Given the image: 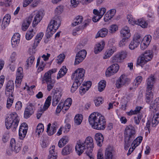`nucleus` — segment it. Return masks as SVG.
I'll return each mask as SVG.
<instances>
[{"mask_svg": "<svg viewBox=\"0 0 159 159\" xmlns=\"http://www.w3.org/2000/svg\"><path fill=\"white\" fill-rule=\"evenodd\" d=\"M30 16H32L31 21L33 16H34L32 23L33 26L34 27L42 19L43 16L42 11H36L32 13Z\"/></svg>", "mask_w": 159, "mask_h": 159, "instance_id": "6", "label": "nucleus"}, {"mask_svg": "<svg viewBox=\"0 0 159 159\" xmlns=\"http://www.w3.org/2000/svg\"><path fill=\"white\" fill-rule=\"evenodd\" d=\"M152 39V36L151 35L148 34L146 35L143 38L142 41L147 44L148 45L150 43Z\"/></svg>", "mask_w": 159, "mask_h": 159, "instance_id": "60", "label": "nucleus"}, {"mask_svg": "<svg viewBox=\"0 0 159 159\" xmlns=\"http://www.w3.org/2000/svg\"><path fill=\"white\" fill-rule=\"evenodd\" d=\"M111 59L113 63H120L122 61L118 53L114 55Z\"/></svg>", "mask_w": 159, "mask_h": 159, "instance_id": "51", "label": "nucleus"}, {"mask_svg": "<svg viewBox=\"0 0 159 159\" xmlns=\"http://www.w3.org/2000/svg\"><path fill=\"white\" fill-rule=\"evenodd\" d=\"M11 4V0H7L4 2H0V7H9Z\"/></svg>", "mask_w": 159, "mask_h": 159, "instance_id": "54", "label": "nucleus"}, {"mask_svg": "<svg viewBox=\"0 0 159 159\" xmlns=\"http://www.w3.org/2000/svg\"><path fill=\"white\" fill-rule=\"evenodd\" d=\"M14 86L13 81L11 80L8 81L7 84L5 89V94L8 96H11L12 97L14 90Z\"/></svg>", "mask_w": 159, "mask_h": 159, "instance_id": "11", "label": "nucleus"}, {"mask_svg": "<svg viewBox=\"0 0 159 159\" xmlns=\"http://www.w3.org/2000/svg\"><path fill=\"white\" fill-rule=\"evenodd\" d=\"M105 45V43L103 41H102L96 44L94 48V53L97 54L101 52L104 48Z\"/></svg>", "mask_w": 159, "mask_h": 159, "instance_id": "29", "label": "nucleus"}, {"mask_svg": "<svg viewBox=\"0 0 159 159\" xmlns=\"http://www.w3.org/2000/svg\"><path fill=\"white\" fill-rule=\"evenodd\" d=\"M61 17L55 16L51 20L48 27L56 31L60 27L61 23Z\"/></svg>", "mask_w": 159, "mask_h": 159, "instance_id": "7", "label": "nucleus"}, {"mask_svg": "<svg viewBox=\"0 0 159 159\" xmlns=\"http://www.w3.org/2000/svg\"><path fill=\"white\" fill-rule=\"evenodd\" d=\"M83 18L82 16H78L75 17L74 20V22L72 23L73 26H76L81 24L83 21Z\"/></svg>", "mask_w": 159, "mask_h": 159, "instance_id": "39", "label": "nucleus"}, {"mask_svg": "<svg viewBox=\"0 0 159 159\" xmlns=\"http://www.w3.org/2000/svg\"><path fill=\"white\" fill-rule=\"evenodd\" d=\"M143 108L141 107L137 106L134 110H131L129 111L126 112V114L129 116L133 115H137L140 112V110Z\"/></svg>", "mask_w": 159, "mask_h": 159, "instance_id": "37", "label": "nucleus"}, {"mask_svg": "<svg viewBox=\"0 0 159 159\" xmlns=\"http://www.w3.org/2000/svg\"><path fill=\"white\" fill-rule=\"evenodd\" d=\"M89 122L92 127L98 130H103L106 127V121L104 117L98 112L92 113L89 116Z\"/></svg>", "mask_w": 159, "mask_h": 159, "instance_id": "1", "label": "nucleus"}, {"mask_svg": "<svg viewBox=\"0 0 159 159\" xmlns=\"http://www.w3.org/2000/svg\"><path fill=\"white\" fill-rule=\"evenodd\" d=\"M159 107V97L157 98L154 102L150 104V108L156 110Z\"/></svg>", "mask_w": 159, "mask_h": 159, "instance_id": "42", "label": "nucleus"}, {"mask_svg": "<svg viewBox=\"0 0 159 159\" xmlns=\"http://www.w3.org/2000/svg\"><path fill=\"white\" fill-rule=\"evenodd\" d=\"M44 130V126L42 123L39 124L37 127L36 129V132L38 133V135H39L40 133L43 132Z\"/></svg>", "mask_w": 159, "mask_h": 159, "instance_id": "56", "label": "nucleus"}, {"mask_svg": "<svg viewBox=\"0 0 159 159\" xmlns=\"http://www.w3.org/2000/svg\"><path fill=\"white\" fill-rule=\"evenodd\" d=\"M86 149L84 144L80 140L77 142L75 147V150L79 155H81L84 152V150Z\"/></svg>", "mask_w": 159, "mask_h": 159, "instance_id": "17", "label": "nucleus"}, {"mask_svg": "<svg viewBox=\"0 0 159 159\" xmlns=\"http://www.w3.org/2000/svg\"><path fill=\"white\" fill-rule=\"evenodd\" d=\"M146 89L145 95V101L147 103L150 104L152 100L153 93L151 91Z\"/></svg>", "mask_w": 159, "mask_h": 159, "instance_id": "31", "label": "nucleus"}, {"mask_svg": "<svg viewBox=\"0 0 159 159\" xmlns=\"http://www.w3.org/2000/svg\"><path fill=\"white\" fill-rule=\"evenodd\" d=\"M106 81L104 80L101 81L98 84V90L100 92H102L105 89L106 86Z\"/></svg>", "mask_w": 159, "mask_h": 159, "instance_id": "50", "label": "nucleus"}, {"mask_svg": "<svg viewBox=\"0 0 159 159\" xmlns=\"http://www.w3.org/2000/svg\"><path fill=\"white\" fill-rule=\"evenodd\" d=\"M142 80V77L141 76L137 77L134 80V84L136 87L138 85L140 84Z\"/></svg>", "mask_w": 159, "mask_h": 159, "instance_id": "64", "label": "nucleus"}, {"mask_svg": "<svg viewBox=\"0 0 159 159\" xmlns=\"http://www.w3.org/2000/svg\"><path fill=\"white\" fill-rule=\"evenodd\" d=\"M10 147L11 150L14 151L15 153L18 152L21 148L20 144L16 143L14 139H12L10 141Z\"/></svg>", "mask_w": 159, "mask_h": 159, "instance_id": "15", "label": "nucleus"}, {"mask_svg": "<svg viewBox=\"0 0 159 159\" xmlns=\"http://www.w3.org/2000/svg\"><path fill=\"white\" fill-rule=\"evenodd\" d=\"M95 139L97 145L100 147H101L104 140L102 134L100 133H96L95 135Z\"/></svg>", "mask_w": 159, "mask_h": 159, "instance_id": "27", "label": "nucleus"}, {"mask_svg": "<svg viewBox=\"0 0 159 159\" xmlns=\"http://www.w3.org/2000/svg\"><path fill=\"white\" fill-rule=\"evenodd\" d=\"M35 33L33 29L29 30L26 34L25 38L28 40H30L35 34Z\"/></svg>", "mask_w": 159, "mask_h": 159, "instance_id": "46", "label": "nucleus"}, {"mask_svg": "<svg viewBox=\"0 0 159 159\" xmlns=\"http://www.w3.org/2000/svg\"><path fill=\"white\" fill-rule=\"evenodd\" d=\"M51 124L49 123L48 125L47 129V132L48 135L49 136L52 135L54 134L56 132L57 129V123L56 122H54L52 124L51 128Z\"/></svg>", "mask_w": 159, "mask_h": 159, "instance_id": "21", "label": "nucleus"}, {"mask_svg": "<svg viewBox=\"0 0 159 159\" xmlns=\"http://www.w3.org/2000/svg\"><path fill=\"white\" fill-rule=\"evenodd\" d=\"M143 140V137L142 136H139L136 138L133 141L131 144V146L135 148L138 146L141 142Z\"/></svg>", "mask_w": 159, "mask_h": 159, "instance_id": "44", "label": "nucleus"}, {"mask_svg": "<svg viewBox=\"0 0 159 159\" xmlns=\"http://www.w3.org/2000/svg\"><path fill=\"white\" fill-rule=\"evenodd\" d=\"M35 58L34 56H31L26 61V66L28 67L31 66Z\"/></svg>", "mask_w": 159, "mask_h": 159, "instance_id": "57", "label": "nucleus"}, {"mask_svg": "<svg viewBox=\"0 0 159 159\" xmlns=\"http://www.w3.org/2000/svg\"><path fill=\"white\" fill-rule=\"evenodd\" d=\"M83 116L82 115L78 114L75 116V117L74 122L76 125H79L81 124Z\"/></svg>", "mask_w": 159, "mask_h": 159, "instance_id": "49", "label": "nucleus"}, {"mask_svg": "<svg viewBox=\"0 0 159 159\" xmlns=\"http://www.w3.org/2000/svg\"><path fill=\"white\" fill-rule=\"evenodd\" d=\"M128 80V79L125 75H121L116 81V87L118 89L120 88L127 83Z\"/></svg>", "mask_w": 159, "mask_h": 159, "instance_id": "16", "label": "nucleus"}, {"mask_svg": "<svg viewBox=\"0 0 159 159\" xmlns=\"http://www.w3.org/2000/svg\"><path fill=\"white\" fill-rule=\"evenodd\" d=\"M67 70V69L66 68V67L65 66H63L60 69L58 73L57 77V79H59L63 77L66 74Z\"/></svg>", "mask_w": 159, "mask_h": 159, "instance_id": "41", "label": "nucleus"}, {"mask_svg": "<svg viewBox=\"0 0 159 159\" xmlns=\"http://www.w3.org/2000/svg\"><path fill=\"white\" fill-rule=\"evenodd\" d=\"M108 33L107 29L105 28L102 29L98 32L95 37L96 38L99 37H104L107 35Z\"/></svg>", "mask_w": 159, "mask_h": 159, "instance_id": "36", "label": "nucleus"}, {"mask_svg": "<svg viewBox=\"0 0 159 159\" xmlns=\"http://www.w3.org/2000/svg\"><path fill=\"white\" fill-rule=\"evenodd\" d=\"M20 35L18 33H15L11 39V43L12 47L14 48L17 46L19 43Z\"/></svg>", "mask_w": 159, "mask_h": 159, "instance_id": "25", "label": "nucleus"}, {"mask_svg": "<svg viewBox=\"0 0 159 159\" xmlns=\"http://www.w3.org/2000/svg\"><path fill=\"white\" fill-rule=\"evenodd\" d=\"M47 84V89L49 91H50L54 86L55 81L54 80H52L46 82Z\"/></svg>", "mask_w": 159, "mask_h": 159, "instance_id": "53", "label": "nucleus"}, {"mask_svg": "<svg viewBox=\"0 0 159 159\" xmlns=\"http://www.w3.org/2000/svg\"><path fill=\"white\" fill-rule=\"evenodd\" d=\"M28 130L27 124L24 123L20 125L19 131V138L21 139H23L25 137Z\"/></svg>", "mask_w": 159, "mask_h": 159, "instance_id": "14", "label": "nucleus"}, {"mask_svg": "<svg viewBox=\"0 0 159 159\" xmlns=\"http://www.w3.org/2000/svg\"><path fill=\"white\" fill-rule=\"evenodd\" d=\"M156 79L154 75H151L146 80L147 88L148 90H152L155 82Z\"/></svg>", "mask_w": 159, "mask_h": 159, "instance_id": "20", "label": "nucleus"}, {"mask_svg": "<svg viewBox=\"0 0 159 159\" xmlns=\"http://www.w3.org/2000/svg\"><path fill=\"white\" fill-rule=\"evenodd\" d=\"M56 31V30L48 27L46 30V37L47 38H50Z\"/></svg>", "mask_w": 159, "mask_h": 159, "instance_id": "52", "label": "nucleus"}, {"mask_svg": "<svg viewBox=\"0 0 159 159\" xmlns=\"http://www.w3.org/2000/svg\"><path fill=\"white\" fill-rule=\"evenodd\" d=\"M19 118L16 112L11 113L10 116L6 120L5 125L7 129L11 128L13 131H15L17 127L19 122Z\"/></svg>", "mask_w": 159, "mask_h": 159, "instance_id": "2", "label": "nucleus"}, {"mask_svg": "<svg viewBox=\"0 0 159 159\" xmlns=\"http://www.w3.org/2000/svg\"><path fill=\"white\" fill-rule=\"evenodd\" d=\"M51 100L52 97L50 96H48L47 98L42 109L43 111H46L49 107L51 104Z\"/></svg>", "mask_w": 159, "mask_h": 159, "instance_id": "43", "label": "nucleus"}, {"mask_svg": "<svg viewBox=\"0 0 159 159\" xmlns=\"http://www.w3.org/2000/svg\"><path fill=\"white\" fill-rule=\"evenodd\" d=\"M116 51V48L114 47L107 49L104 53L103 58L105 59L109 58Z\"/></svg>", "mask_w": 159, "mask_h": 159, "instance_id": "26", "label": "nucleus"}, {"mask_svg": "<svg viewBox=\"0 0 159 159\" xmlns=\"http://www.w3.org/2000/svg\"><path fill=\"white\" fill-rule=\"evenodd\" d=\"M128 39L127 38H124L121 40L119 43V46L120 47H123L125 46L127 43Z\"/></svg>", "mask_w": 159, "mask_h": 159, "instance_id": "62", "label": "nucleus"}, {"mask_svg": "<svg viewBox=\"0 0 159 159\" xmlns=\"http://www.w3.org/2000/svg\"><path fill=\"white\" fill-rule=\"evenodd\" d=\"M114 152V150L113 147L111 146H108L105 151V159H112Z\"/></svg>", "mask_w": 159, "mask_h": 159, "instance_id": "22", "label": "nucleus"}, {"mask_svg": "<svg viewBox=\"0 0 159 159\" xmlns=\"http://www.w3.org/2000/svg\"><path fill=\"white\" fill-rule=\"evenodd\" d=\"M120 67L117 64L111 65L106 70L105 74L107 77H110L116 73L119 69Z\"/></svg>", "mask_w": 159, "mask_h": 159, "instance_id": "9", "label": "nucleus"}, {"mask_svg": "<svg viewBox=\"0 0 159 159\" xmlns=\"http://www.w3.org/2000/svg\"><path fill=\"white\" fill-rule=\"evenodd\" d=\"M136 134L135 128L131 125L126 127L124 131V140L131 141L134 138Z\"/></svg>", "mask_w": 159, "mask_h": 159, "instance_id": "4", "label": "nucleus"}, {"mask_svg": "<svg viewBox=\"0 0 159 159\" xmlns=\"http://www.w3.org/2000/svg\"><path fill=\"white\" fill-rule=\"evenodd\" d=\"M122 61L127 56V52L125 51H122L118 53Z\"/></svg>", "mask_w": 159, "mask_h": 159, "instance_id": "61", "label": "nucleus"}, {"mask_svg": "<svg viewBox=\"0 0 159 159\" xmlns=\"http://www.w3.org/2000/svg\"><path fill=\"white\" fill-rule=\"evenodd\" d=\"M63 10V7L62 6H59L57 7L55 10L56 16H58L61 14Z\"/></svg>", "mask_w": 159, "mask_h": 159, "instance_id": "59", "label": "nucleus"}, {"mask_svg": "<svg viewBox=\"0 0 159 159\" xmlns=\"http://www.w3.org/2000/svg\"><path fill=\"white\" fill-rule=\"evenodd\" d=\"M62 96L61 92L57 91L54 93L52 97V105L53 106H56L58 104L61 99Z\"/></svg>", "mask_w": 159, "mask_h": 159, "instance_id": "19", "label": "nucleus"}, {"mask_svg": "<svg viewBox=\"0 0 159 159\" xmlns=\"http://www.w3.org/2000/svg\"><path fill=\"white\" fill-rule=\"evenodd\" d=\"M32 17V16H30L27 19L24 21L21 27L23 31H25L28 28L31 22Z\"/></svg>", "mask_w": 159, "mask_h": 159, "instance_id": "30", "label": "nucleus"}, {"mask_svg": "<svg viewBox=\"0 0 159 159\" xmlns=\"http://www.w3.org/2000/svg\"><path fill=\"white\" fill-rule=\"evenodd\" d=\"M72 152V150L71 146L67 145L66 146L62 149L61 151V154L63 156H66Z\"/></svg>", "mask_w": 159, "mask_h": 159, "instance_id": "33", "label": "nucleus"}, {"mask_svg": "<svg viewBox=\"0 0 159 159\" xmlns=\"http://www.w3.org/2000/svg\"><path fill=\"white\" fill-rule=\"evenodd\" d=\"M159 122V111H156L154 114L152 120V124L153 126L155 127Z\"/></svg>", "mask_w": 159, "mask_h": 159, "instance_id": "34", "label": "nucleus"}, {"mask_svg": "<svg viewBox=\"0 0 159 159\" xmlns=\"http://www.w3.org/2000/svg\"><path fill=\"white\" fill-rule=\"evenodd\" d=\"M44 34L42 32H40L36 35L33 44L32 46L33 48L35 49L38 46L40 42L43 37Z\"/></svg>", "mask_w": 159, "mask_h": 159, "instance_id": "23", "label": "nucleus"}, {"mask_svg": "<svg viewBox=\"0 0 159 159\" xmlns=\"http://www.w3.org/2000/svg\"><path fill=\"white\" fill-rule=\"evenodd\" d=\"M116 13L115 9H111L107 11L104 16V20L105 22H107L111 20L115 15Z\"/></svg>", "mask_w": 159, "mask_h": 159, "instance_id": "24", "label": "nucleus"}, {"mask_svg": "<svg viewBox=\"0 0 159 159\" xmlns=\"http://www.w3.org/2000/svg\"><path fill=\"white\" fill-rule=\"evenodd\" d=\"M83 25L81 26H80L78 28H77L75 30H74L72 33L73 35H75L76 34V31H78L80 30H83L88 26L89 23L88 22H85L83 23Z\"/></svg>", "mask_w": 159, "mask_h": 159, "instance_id": "47", "label": "nucleus"}, {"mask_svg": "<svg viewBox=\"0 0 159 159\" xmlns=\"http://www.w3.org/2000/svg\"><path fill=\"white\" fill-rule=\"evenodd\" d=\"M87 52L85 50H82L79 52L75 57L74 64L78 65L82 62L85 57Z\"/></svg>", "mask_w": 159, "mask_h": 159, "instance_id": "12", "label": "nucleus"}, {"mask_svg": "<svg viewBox=\"0 0 159 159\" xmlns=\"http://www.w3.org/2000/svg\"><path fill=\"white\" fill-rule=\"evenodd\" d=\"M85 71L82 68H78L72 74V78H74L75 80L79 81L80 82L83 81L84 80Z\"/></svg>", "mask_w": 159, "mask_h": 159, "instance_id": "8", "label": "nucleus"}, {"mask_svg": "<svg viewBox=\"0 0 159 159\" xmlns=\"http://www.w3.org/2000/svg\"><path fill=\"white\" fill-rule=\"evenodd\" d=\"M118 30V27L116 25H112L110 26L109 28L110 33H115Z\"/></svg>", "mask_w": 159, "mask_h": 159, "instance_id": "63", "label": "nucleus"}, {"mask_svg": "<svg viewBox=\"0 0 159 159\" xmlns=\"http://www.w3.org/2000/svg\"><path fill=\"white\" fill-rule=\"evenodd\" d=\"M82 82L79 81L75 80V82L73 83L71 89V91L72 92H74L77 89L78 86H80Z\"/></svg>", "mask_w": 159, "mask_h": 159, "instance_id": "48", "label": "nucleus"}, {"mask_svg": "<svg viewBox=\"0 0 159 159\" xmlns=\"http://www.w3.org/2000/svg\"><path fill=\"white\" fill-rule=\"evenodd\" d=\"M35 110L34 105L31 103H29L25 109L24 117L26 119L29 118L34 113Z\"/></svg>", "mask_w": 159, "mask_h": 159, "instance_id": "10", "label": "nucleus"}, {"mask_svg": "<svg viewBox=\"0 0 159 159\" xmlns=\"http://www.w3.org/2000/svg\"><path fill=\"white\" fill-rule=\"evenodd\" d=\"M103 99L101 97H98L95 98L94 100L95 105L96 106H99L102 103Z\"/></svg>", "mask_w": 159, "mask_h": 159, "instance_id": "58", "label": "nucleus"}, {"mask_svg": "<svg viewBox=\"0 0 159 159\" xmlns=\"http://www.w3.org/2000/svg\"><path fill=\"white\" fill-rule=\"evenodd\" d=\"M139 44L140 43L138 42V41H137L133 39L129 45V48L131 50H134L136 48H137Z\"/></svg>", "mask_w": 159, "mask_h": 159, "instance_id": "45", "label": "nucleus"}, {"mask_svg": "<svg viewBox=\"0 0 159 159\" xmlns=\"http://www.w3.org/2000/svg\"><path fill=\"white\" fill-rule=\"evenodd\" d=\"M16 79L15 80L16 86L20 85L23 77V69L21 67H19L17 69L16 73Z\"/></svg>", "mask_w": 159, "mask_h": 159, "instance_id": "13", "label": "nucleus"}, {"mask_svg": "<svg viewBox=\"0 0 159 159\" xmlns=\"http://www.w3.org/2000/svg\"><path fill=\"white\" fill-rule=\"evenodd\" d=\"M72 103V100L71 98H67L65 101L64 103L62 102H60L57 106L56 110V112L57 113H59L61 111V107L63 106H68L70 107Z\"/></svg>", "mask_w": 159, "mask_h": 159, "instance_id": "18", "label": "nucleus"}, {"mask_svg": "<svg viewBox=\"0 0 159 159\" xmlns=\"http://www.w3.org/2000/svg\"><path fill=\"white\" fill-rule=\"evenodd\" d=\"M8 96L9 97L7 100V107L8 109H9L13 102L14 99L13 98V95H12V97H11L10 95Z\"/></svg>", "mask_w": 159, "mask_h": 159, "instance_id": "55", "label": "nucleus"}, {"mask_svg": "<svg viewBox=\"0 0 159 159\" xmlns=\"http://www.w3.org/2000/svg\"><path fill=\"white\" fill-rule=\"evenodd\" d=\"M84 143L86 148L88 150L86 152L87 154L90 158V159H93V157L90 156V153H92L94 147V143L93 138L90 136L87 137L85 139Z\"/></svg>", "mask_w": 159, "mask_h": 159, "instance_id": "5", "label": "nucleus"}, {"mask_svg": "<svg viewBox=\"0 0 159 159\" xmlns=\"http://www.w3.org/2000/svg\"><path fill=\"white\" fill-rule=\"evenodd\" d=\"M11 19V16L9 14L6 15L4 17L2 22V26L5 28L9 25Z\"/></svg>", "mask_w": 159, "mask_h": 159, "instance_id": "38", "label": "nucleus"}, {"mask_svg": "<svg viewBox=\"0 0 159 159\" xmlns=\"http://www.w3.org/2000/svg\"><path fill=\"white\" fill-rule=\"evenodd\" d=\"M56 69H52L46 72L44 74V76L43 78V80H45L46 82L52 80L51 75L54 72H56Z\"/></svg>", "mask_w": 159, "mask_h": 159, "instance_id": "32", "label": "nucleus"}, {"mask_svg": "<svg viewBox=\"0 0 159 159\" xmlns=\"http://www.w3.org/2000/svg\"><path fill=\"white\" fill-rule=\"evenodd\" d=\"M106 11V9L105 8L102 7L99 9L100 17L96 18L97 16H94L93 18V21L95 22L98 21L104 15Z\"/></svg>", "mask_w": 159, "mask_h": 159, "instance_id": "35", "label": "nucleus"}, {"mask_svg": "<svg viewBox=\"0 0 159 159\" xmlns=\"http://www.w3.org/2000/svg\"><path fill=\"white\" fill-rule=\"evenodd\" d=\"M121 36L124 37V38L129 39L130 36V33L129 28L127 26H125L120 31Z\"/></svg>", "mask_w": 159, "mask_h": 159, "instance_id": "28", "label": "nucleus"}, {"mask_svg": "<svg viewBox=\"0 0 159 159\" xmlns=\"http://www.w3.org/2000/svg\"><path fill=\"white\" fill-rule=\"evenodd\" d=\"M137 25L140 26L143 28H147L148 25V22L143 18H141L137 20Z\"/></svg>", "mask_w": 159, "mask_h": 159, "instance_id": "40", "label": "nucleus"}, {"mask_svg": "<svg viewBox=\"0 0 159 159\" xmlns=\"http://www.w3.org/2000/svg\"><path fill=\"white\" fill-rule=\"evenodd\" d=\"M153 55L150 50L146 51L138 59L136 65L143 66L152 58Z\"/></svg>", "mask_w": 159, "mask_h": 159, "instance_id": "3", "label": "nucleus"}]
</instances>
